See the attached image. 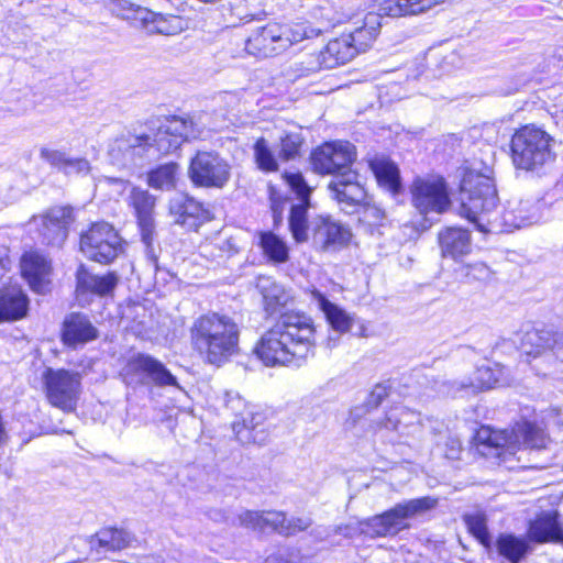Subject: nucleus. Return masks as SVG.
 <instances>
[{"label":"nucleus","instance_id":"6e6d98bb","mask_svg":"<svg viewBox=\"0 0 563 563\" xmlns=\"http://www.w3.org/2000/svg\"><path fill=\"white\" fill-rule=\"evenodd\" d=\"M462 383H468V379H463V380H452V382H443L442 385H441V389H440V393L444 396H451V397H464V396H468L472 393L471 389H468L467 391L465 389H461V384Z\"/></svg>","mask_w":563,"mask_h":563},{"label":"nucleus","instance_id":"72a5a7b5","mask_svg":"<svg viewBox=\"0 0 563 563\" xmlns=\"http://www.w3.org/2000/svg\"><path fill=\"white\" fill-rule=\"evenodd\" d=\"M498 554L510 563H520L531 551L530 542L525 537L511 533L500 534L496 542Z\"/></svg>","mask_w":563,"mask_h":563},{"label":"nucleus","instance_id":"ea45409f","mask_svg":"<svg viewBox=\"0 0 563 563\" xmlns=\"http://www.w3.org/2000/svg\"><path fill=\"white\" fill-rule=\"evenodd\" d=\"M256 288L262 294L268 312H274L278 306L284 305L287 300L283 287L269 277H258Z\"/></svg>","mask_w":563,"mask_h":563},{"label":"nucleus","instance_id":"39448f33","mask_svg":"<svg viewBox=\"0 0 563 563\" xmlns=\"http://www.w3.org/2000/svg\"><path fill=\"white\" fill-rule=\"evenodd\" d=\"M461 206L459 214L482 232H489L497 221L498 195L494 180L476 170H467L461 181Z\"/></svg>","mask_w":563,"mask_h":563},{"label":"nucleus","instance_id":"e2e57ef3","mask_svg":"<svg viewBox=\"0 0 563 563\" xmlns=\"http://www.w3.org/2000/svg\"><path fill=\"white\" fill-rule=\"evenodd\" d=\"M221 55H223V57H227L228 55H230V58H231V59H235V58H238V57H241V56H242V54L233 55V54H231V52H229V51H223V52H221Z\"/></svg>","mask_w":563,"mask_h":563},{"label":"nucleus","instance_id":"f03ea898","mask_svg":"<svg viewBox=\"0 0 563 563\" xmlns=\"http://www.w3.org/2000/svg\"><path fill=\"white\" fill-rule=\"evenodd\" d=\"M314 334L311 318L299 312H285L263 334L255 353L266 366L300 365L314 353Z\"/></svg>","mask_w":563,"mask_h":563},{"label":"nucleus","instance_id":"20e7f679","mask_svg":"<svg viewBox=\"0 0 563 563\" xmlns=\"http://www.w3.org/2000/svg\"><path fill=\"white\" fill-rule=\"evenodd\" d=\"M240 329L236 322L219 313H207L197 318L190 328L191 344L207 362L221 365L239 349Z\"/></svg>","mask_w":563,"mask_h":563},{"label":"nucleus","instance_id":"37998d69","mask_svg":"<svg viewBox=\"0 0 563 563\" xmlns=\"http://www.w3.org/2000/svg\"><path fill=\"white\" fill-rule=\"evenodd\" d=\"M261 245L264 254L273 262L285 263L288 260V247L284 240L272 232L261 235Z\"/></svg>","mask_w":563,"mask_h":563},{"label":"nucleus","instance_id":"a18cd8bd","mask_svg":"<svg viewBox=\"0 0 563 563\" xmlns=\"http://www.w3.org/2000/svg\"><path fill=\"white\" fill-rule=\"evenodd\" d=\"M253 150L255 163L261 170L271 173L278 169L277 159L264 137L255 142Z\"/></svg>","mask_w":563,"mask_h":563},{"label":"nucleus","instance_id":"0e129e2a","mask_svg":"<svg viewBox=\"0 0 563 563\" xmlns=\"http://www.w3.org/2000/svg\"><path fill=\"white\" fill-rule=\"evenodd\" d=\"M1 471H2V472L7 475V477H9V478L13 476V472H12V468H11V467H10V468H3V470H1Z\"/></svg>","mask_w":563,"mask_h":563},{"label":"nucleus","instance_id":"0eeeda50","mask_svg":"<svg viewBox=\"0 0 563 563\" xmlns=\"http://www.w3.org/2000/svg\"><path fill=\"white\" fill-rule=\"evenodd\" d=\"M552 137L541 129L523 126L511 139V159L517 168L534 170L552 163Z\"/></svg>","mask_w":563,"mask_h":563},{"label":"nucleus","instance_id":"e433bc0d","mask_svg":"<svg viewBox=\"0 0 563 563\" xmlns=\"http://www.w3.org/2000/svg\"><path fill=\"white\" fill-rule=\"evenodd\" d=\"M132 541L133 538L131 533L123 529L103 528L95 534L91 543H97L99 549L108 552L123 550L128 548Z\"/></svg>","mask_w":563,"mask_h":563},{"label":"nucleus","instance_id":"c03bdc74","mask_svg":"<svg viewBox=\"0 0 563 563\" xmlns=\"http://www.w3.org/2000/svg\"><path fill=\"white\" fill-rule=\"evenodd\" d=\"M236 252V244L231 238H217L214 241L206 242L200 246L201 255L210 260L230 257Z\"/></svg>","mask_w":563,"mask_h":563},{"label":"nucleus","instance_id":"5701e85b","mask_svg":"<svg viewBox=\"0 0 563 563\" xmlns=\"http://www.w3.org/2000/svg\"><path fill=\"white\" fill-rule=\"evenodd\" d=\"M76 279V291L78 296L85 294H93L100 297L108 296L113 292L119 283V276L114 272L96 275L88 272L84 265L79 266Z\"/></svg>","mask_w":563,"mask_h":563},{"label":"nucleus","instance_id":"c756f323","mask_svg":"<svg viewBox=\"0 0 563 563\" xmlns=\"http://www.w3.org/2000/svg\"><path fill=\"white\" fill-rule=\"evenodd\" d=\"M445 0H379L378 10L387 16L418 14L443 3Z\"/></svg>","mask_w":563,"mask_h":563},{"label":"nucleus","instance_id":"dca6fc26","mask_svg":"<svg viewBox=\"0 0 563 563\" xmlns=\"http://www.w3.org/2000/svg\"><path fill=\"white\" fill-rule=\"evenodd\" d=\"M355 158V146L346 141L325 142L311 154L313 169L323 175L336 176L349 170Z\"/></svg>","mask_w":563,"mask_h":563},{"label":"nucleus","instance_id":"f8f14e48","mask_svg":"<svg viewBox=\"0 0 563 563\" xmlns=\"http://www.w3.org/2000/svg\"><path fill=\"white\" fill-rule=\"evenodd\" d=\"M80 250L89 260L108 264L122 252V239L109 223H93L81 234Z\"/></svg>","mask_w":563,"mask_h":563},{"label":"nucleus","instance_id":"09e8293b","mask_svg":"<svg viewBox=\"0 0 563 563\" xmlns=\"http://www.w3.org/2000/svg\"><path fill=\"white\" fill-rule=\"evenodd\" d=\"M302 137L299 133H288L280 139L279 157L289 161L299 155Z\"/></svg>","mask_w":563,"mask_h":563},{"label":"nucleus","instance_id":"680f3d73","mask_svg":"<svg viewBox=\"0 0 563 563\" xmlns=\"http://www.w3.org/2000/svg\"><path fill=\"white\" fill-rule=\"evenodd\" d=\"M8 249L5 246L0 245V278H2L4 272L8 269L9 265V256Z\"/></svg>","mask_w":563,"mask_h":563},{"label":"nucleus","instance_id":"8fccbe9b","mask_svg":"<svg viewBox=\"0 0 563 563\" xmlns=\"http://www.w3.org/2000/svg\"><path fill=\"white\" fill-rule=\"evenodd\" d=\"M312 521L310 518H291L287 519L284 515V520L279 522V526L275 528L274 531H277L284 536H291L297 532L303 531L311 526Z\"/></svg>","mask_w":563,"mask_h":563},{"label":"nucleus","instance_id":"864d4df0","mask_svg":"<svg viewBox=\"0 0 563 563\" xmlns=\"http://www.w3.org/2000/svg\"><path fill=\"white\" fill-rule=\"evenodd\" d=\"M522 211H523V208H520L518 210V214H512L510 212L505 213V216H504L505 224L510 228L520 229V228H525V227H528V225H531V224L538 222L539 217H538L537 212H532L528 216H523Z\"/></svg>","mask_w":563,"mask_h":563},{"label":"nucleus","instance_id":"393cba45","mask_svg":"<svg viewBox=\"0 0 563 563\" xmlns=\"http://www.w3.org/2000/svg\"><path fill=\"white\" fill-rule=\"evenodd\" d=\"M357 54L353 38L346 34L331 40L319 54V65L322 68L331 69L352 60Z\"/></svg>","mask_w":563,"mask_h":563},{"label":"nucleus","instance_id":"aec40b11","mask_svg":"<svg viewBox=\"0 0 563 563\" xmlns=\"http://www.w3.org/2000/svg\"><path fill=\"white\" fill-rule=\"evenodd\" d=\"M311 232L314 244L323 251L344 247L352 239L347 227L329 217H319L312 220Z\"/></svg>","mask_w":563,"mask_h":563},{"label":"nucleus","instance_id":"69168bd1","mask_svg":"<svg viewBox=\"0 0 563 563\" xmlns=\"http://www.w3.org/2000/svg\"><path fill=\"white\" fill-rule=\"evenodd\" d=\"M30 441V438H26L23 440V443H27Z\"/></svg>","mask_w":563,"mask_h":563},{"label":"nucleus","instance_id":"a878e982","mask_svg":"<svg viewBox=\"0 0 563 563\" xmlns=\"http://www.w3.org/2000/svg\"><path fill=\"white\" fill-rule=\"evenodd\" d=\"M29 308V299L19 286L0 290V323L23 318Z\"/></svg>","mask_w":563,"mask_h":563},{"label":"nucleus","instance_id":"79ce46f5","mask_svg":"<svg viewBox=\"0 0 563 563\" xmlns=\"http://www.w3.org/2000/svg\"><path fill=\"white\" fill-rule=\"evenodd\" d=\"M106 7L113 15L132 22L140 21L142 23L148 15L147 9L129 0H108Z\"/></svg>","mask_w":563,"mask_h":563},{"label":"nucleus","instance_id":"4be33fe9","mask_svg":"<svg viewBox=\"0 0 563 563\" xmlns=\"http://www.w3.org/2000/svg\"><path fill=\"white\" fill-rule=\"evenodd\" d=\"M169 213L174 222L190 230H197L205 221L209 220V212L202 205L186 195H176L169 201Z\"/></svg>","mask_w":563,"mask_h":563},{"label":"nucleus","instance_id":"f3484780","mask_svg":"<svg viewBox=\"0 0 563 563\" xmlns=\"http://www.w3.org/2000/svg\"><path fill=\"white\" fill-rule=\"evenodd\" d=\"M285 179L289 187L297 194L300 203L294 205L290 209L288 219L289 230L294 240L298 243L307 242L312 223H308L307 209L309 207V197L311 187L308 186L300 173H287Z\"/></svg>","mask_w":563,"mask_h":563},{"label":"nucleus","instance_id":"cd10ccee","mask_svg":"<svg viewBox=\"0 0 563 563\" xmlns=\"http://www.w3.org/2000/svg\"><path fill=\"white\" fill-rule=\"evenodd\" d=\"M311 299L324 313L327 321L335 332L345 333L351 329L353 322L351 316L331 302L321 291L318 289L311 290Z\"/></svg>","mask_w":563,"mask_h":563},{"label":"nucleus","instance_id":"3c124183","mask_svg":"<svg viewBox=\"0 0 563 563\" xmlns=\"http://www.w3.org/2000/svg\"><path fill=\"white\" fill-rule=\"evenodd\" d=\"M68 156L69 155L62 150H55L45 146L40 150L41 159L49 164L52 167L57 168L62 173Z\"/></svg>","mask_w":563,"mask_h":563},{"label":"nucleus","instance_id":"a211bd4d","mask_svg":"<svg viewBox=\"0 0 563 563\" xmlns=\"http://www.w3.org/2000/svg\"><path fill=\"white\" fill-rule=\"evenodd\" d=\"M328 189L331 192V197L335 199L340 209L345 213H354L358 211L360 206L365 203L367 199V192L360 180V176L356 172L349 169L339 174L332 179Z\"/></svg>","mask_w":563,"mask_h":563},{"label":"nucleus","instance_id":"603ef678","mask_svg":"<svg viewBox=\"0 0 563 563\" xmlns=\"http://www.w3.org/2000/svg\"><path fill=\"white\" fill-rule=\"evenodd\" d=\"M91 172V164L85 157L68 156L63 173L65 175L87 176Z\"/></svg>","mask_w":563,"mask_h":563},{"label":"nucleus","instance_id":"9b49d317","mask_svg":"<svg viewBox=\"0 0 563 563\" xmlns=\"http://www.w3.org/2000/svg\"><path fill=\"white\" fill-rule=\"evenodd\" d=\"M121 374L128 385L153 384L162 388L174 387L183 390L177 377L162 362L147 354L132 356Z\"/></svg>","mask_w":563,"mask_h":563},{"label":"nucleus","instance_id":"9d476101","mask_svg":"<svg viewBox=\"0 0 563 563\" xmlns=\"http://www.w3.org/2000/svg\"><path fill=\"white\" fill-rule=\"evenodd\" d=\"M103 181L109 186L117 187L119 194H122L130 187L126 205L133 210V214L136 218L142 242L146 247H151L155 232L156 197L146 189L131 186L128 180L122 178L107 176L103 178Z\"/></svg>","mask_w":563,"mask_h":563},{"label":"nucleus","instance_id":"58836bf2","mask_svg":"<svg viewBox=\"0 0 563 563\" xmlns=\"http://www.w3.org/2000/svg\"><path fill=\"white\" fill-rule=\"evenodd\" d=\"M501 377V368L499 367H490V366H481L476 369L474 374V378H470L468 383H462L461 389H468L472 393H477L483 389H489L495 387Z\"/></svg>","mask_w":563,"mask_h":563},{"label":"nucleus","instance_id":"f704fd0d","mask_svg":"<svg viewBox=\"0 0 563 563\" xmlns=\"http://www.w3.org/2000/svg\"><path fill=\"white\" fill-rule=\"evenodd\" d=\"M529 537L537 542H563V530L554 515L544 514L530 523Z\"/></svg>","mask_w":563,"mask_h":563},{"label":"nucleus","instance_id":"bf43d9fd","mask_svg":"<svg viewBox=\"0 0 563 563\" xmlns=\"http://www.w3.org/2000/svg\"><path fill=\"white\" fill-rule=\"evenodd\" d=\"M280 201H278L276 198H272V211L274 217V222L277 225L283 220V207Z\"/></svg>","mask_w":563,"mask_h":563},{"label":"nucleus","instance_id":"2eb2a0df","mask_svg":"<svg viewBox=\"0 0 563 563\" xmlns=\"http://www.w3.org/2000/svg\"><path fill=\"white\" fill-rule=\"evenodd\" d=\"M73 220L70 207H54L42 214L34 216L29 227L41 243L60 247L67 239L68 227Z\"/></svg>","mask_w":563,"mask_h":563},{"label":"nucleus","instance_id":"1a4fd4ad","mask_svg":"<svg viewBox=\"0 0 563 563\" xmlns=\"http://www.w3.org/2000/svg\"><path fill=\"white\" fill-rule=\"evenodd\" d=\"M44 393L49 405L69 413L76 410L81 393L78 372L47 367L42 374Z\"/></svg>","mask_w":563,"mask_h":563},{"label":"nucleus","instance_id":"6e6552de","mask_svg":"<svg viewBox=\"0 0 563 563\" xmlns=\"http://www.w3.org/2000/svg\"><path fill=\"white\" fill-rule=\"evenodd\" d=\"M309 36L307 27L298 26L291 37L288 27L269 23L251 33L244 42L243 52L260 58L271 57L286 51L292 43Z\"/></svg>","mask_w":563,"mask_h":563},{"label":"nucleus","instance_id":"13d9d810","mask_svg":"<svg viewBox=\"0 0 563 563\" xmlns=\"http://www.w3.org/2000/svg\"><path fill=\"white\" fill-rule=\"evenodd\" d=\"M388 396V387L384 384L376 385L371 391L367 406L371 408H376L380 405V402Z\"/></svg>","mask_w":563,"mask_h":563},{"label":"nucleus","instance_id":"6ab92c4d","mask_svg":"<svg viewBox=\"0 0 563 563\" xmlns=\"http://www.w3.org/2000/svg\"><path fill=\"white\" fill-rule=\"evenodd\" d=\"M374 432H395L401 438H413L421 434L420 413L404 406L391 407L382 418L371 424Z\"/></svg>","mask_w":563,"mask_h":563},{"label":"nucleus","instance_id":"4468645a","mask_svg":"<svg viewBox=\"0 0 563 563\" xmlns=\"http://www.w3.org/2000/svg\"><path fill=\"white\" fill-rule=\"evenodd\" d=\"M410 191L415 209L424 217L441 214L451 205L446 184L441 177L417 178Z\"/></svg>","mask_w":563,"mask_h":563},{"label":"nucleus","instance_id":"412c9836","mask_svg":"<svg viewBox=\"0 0 563 563\" xmlns=\"http://www.w3.org/2000/svg\"><path fill=\"white\" fill-rule=\"evenodd\" d=\"M21 272L35 292L43 294L48 289L52 265L43 254L26 252L21 258Z\"/></svg>","mask_w":563,"mask_h":563},{"label":"nucleus","instance_id":"4d7b16f0","mask_svg":"<svg viewBox=\"0 0 563 563\" xmlns=\"http://www.w3.org/2000/svg\"><path fill=\"white\" fill-rule=\"evenodd\" d=\"M465 275L476 280H486L490 276V269L485 263L478 262L467 265Z\"/></svg>","mask_w":563,"mask_h":563},{"label":"nucleus","instance_id":"c85d7f7f","mask_svg":"<svg viewBox=\"0 0 563 563\" xmlns=\"http://www.w3.org/2000/svg\"><path fill=\"white\" fill-rule=\"evenodd\" d=\"M442 255L457 260L471 252L468 231L459 228H448L439 234Z\"/></svg>","mask_w":563,"mask_h":563},{"label":"nucleus","instance_id":"2f4dec72","mask_svg":"<svg viewBox=\"0 0 563 563\" xmlns=\"http://www.w3.org/2000/svg\"><path fill=\"white\" fill-rule=\"evenodd\" d=\"M264 419L262 412L254 411V408L250 407L241 419L232 422L236 439L244 444L262 441L263 439H257V429L263 426Z\"/></svg>","mask_w":563,"mask_h":563},{"label":"nucleus","instance_id":"c9c22d12","mask_svg":"<svg viewBox=\"0 0 563 563\" xmlns=\"http://www.w3.org/2000/svg\"><path fill=\"white\" fill-rule=\"evenodd\" d=\"M378 184L393 196L401 191V181L398 167L390 161L376 159L371 164Z\"/></svg>","mask_w":563,"mask_h":563},{"label":"nucleus","instance_id":"49530a36","mask_svg":"<svg viewBox=\"0 0 563 563\" xmlns=\"http://www.w3.org/2000/svg\"><path fill=\"white\" fill-rule=\"evenodd\" d=\"M354 213H358L360 221L369 228L383 227L386 221L385 211L378 206L371 203L368 198L365 200V203L360 206L358 211Z\"/></svg>","mask_w":563,"mask_h":563},{"label":"nucleus","instance_id":"473e14b6","mask_svg":"<svg viewBox=\"0 0 563 563\" xmlns=\"http://www.w3.org/2000/svg\"><path fill=\"white\" fill-rule=\"evenodd\" d=\"M239 525L246 529L266 531L275 530L279 522L284 520V512L279 511H253L244 510L239 517Z\"/></svg>","mask_w":563,"mask_h":563},{"label":"nucleus","instance_id":"7c9ffc66","mask_svg":"<svg viewBox=\"0 0 563 563\" xmlns=\"http://www.w3.org/2000/svg\"><path fill=\"white\" fill-rule=\"evenodd\" d=\"M142 25L148 33L173 36L184 31L185 21L179 15H164L148 10V15L142 21Z\"/></svg>","mask_w":563,"mask_h":563},{"label":"nucleus","instance_id":"5fc2aeb1","mask_svg":"<svg viewBox=\"0 0 563 563\" xmlns=\"http://www.w3.org/2000/svg\"><path fill=\"white\" fill-rule=\"evenodd\" d=\"M225 407L240 418L250 408L240 395L233 393L225 394Z\"/></svg>","mask_w":563,"mask_h":563},{"label":"nucleus","instance_id":"423d86ee","mask_svg":"<svg viewBox=\"0 0 563 563\" xmlns=\"http://www.w3.org/2000/svg\"><path fill=\"white\" fill-rule=\"evenodd\" d=\"M487 445L495 450V456L500 462H508L522 449L540 450L549 441L544 431L538 426L528 422H517L511 430H484Z\"/></svg>","mask_w":563,"mask_h":563},{"label":"nucleus","instance_id":"4c0bfd02","mask_svg":"<svg viewBox=\"0 0 563 563\" xmlns=\"http://www.w3.org/2000/svg\"><path fill=\"white\" fill-rule=\"evenodd\" d=\"M380 29L379 16L368 13L364 19V24L346 34L353 38L357 53L365 51L377 37Z\"/></svg>","mask_w":563,"mask_h":563},{"label":"nucleus","instance_id":"b1692460","mask_svg":"<svg viewBox=\"0 0 563 563\" xmlns=\"http://www.w3.org/2000/svg\"><path fill=\"white\" fill-rule=\"evenodd\" d=\"M562 349L563 333L551 330L532 329L527 331L521 339V350L528 355L538 356L548 350H552L560 357Z\"/></svg>","mask_w":563,"mask_h":563},{"label":"nucleus","instance_id":"ddd939ff","mask_svg":"<svg viewBox=\"0 0 563 563\" xmlns=\"http://www.w3.org/2000/svg\"><path fill=\"white\" fill-rule=\"evenodd\" d=\"M188 173L195 185L223 188L230 180L231 166L217 152L201 151L191 158Z\"/></svg>","mask_w":563,"mask_h":563},{"label":"nucleus","instance_id":"bb28decb","mask_svg":"<svg viewBox=\"0 0 563 563\" xmlns=\"http://www.w3.org/2000/svg\"><path fill=\"white\" fill-rule=\"evenodd\" d=\"M98 331L81 313H71L64 321L63 340L68 345L85 343L97 338Z\"/></svg>","mask_w":563,"mask_h":563},{"label":"nucleus","instance_id":"a19ab883","mask_svg":"<svg viewBox=\"0 0 563 563\" xmlns=\"http://www.w3.org/2000/svg\"><path fill=\"white\" fill-rule=\"evenodd\" d=\"M178 165H161L147 174V184L154 189L170 190L176 186Z\"/></svg>","mask_w":563,"mask_h":563},{"label":"nucleus","instance_id":"de8ad7c7","mask_svg":"<svg viewBox=\"0 0 563 563\" xmlns=\"http://www.w3.org/2000/svg\"><path fill=\"white\" fill-rule=\"evenodd\" d=\"M464 521L468 531L483 544L489 542V533L487 530L486 518L481 512L466 514Z\"/></svg>","mask_w":563,"mask_h":563},{"label":"nucleus","instance_id":"052dcab7","mask_svg":"<svg viewBox=\"0 0 563 563\" xmlns=\"http://www.w3.org/2000/svg\"><path fill=\"white\" fill-rule=\"evenodd\" d=\"M207 516L209 519L216 521V522H223L227 521L228 516L227 512L223 509L219 508H212L207 511Z\"/></svg>","mask_w":563,"mask_h":563},{"label":"nucleus","instance_id":"f257e3e1","mask_svg":"<svg viewBox=\"0 0 563 563\" xmlns=\"http://www.w3.org/2000/svg\"><path fill=\"white\" fill-rule=\"evenodd\" d=\"M203 126L197 115L172 117L151 121L145 129L124 131L108 145L110 164L133 169L144 158L153 159L176 151L185 141L198 139Z\"/></svg>","mask_w":563,"mask_h":563},{"label":"nucleus","instance_id":"7ed1b4c3","mask_svg":"<svg viewBox=\"0 0 563 563\" xmlns=\"http://www.w3.org/2000/svg\"><path fill=\"white\" fill-rule=\"evenodd\" d=\"M438 504L439 499L431 496L409 499L368 519L339 525L335 532L345 538H354L358 534H366L371 538L394 537L410 528L408 520L423 516L433 510Z\"/></svg>","mask_w":563,"mask_h":563}]
</instances>
